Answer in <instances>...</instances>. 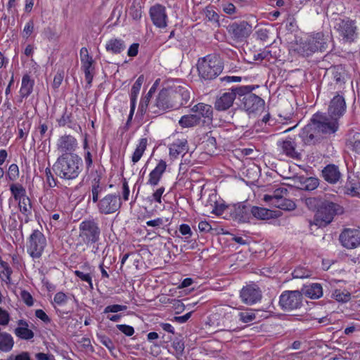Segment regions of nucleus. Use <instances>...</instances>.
Instances as JSON below:
<instances>
[{
    "mask_svg": "<svg viewBox=\"0 0 360 360\" xmlns=\"http://www.w3.org/2000/svg\"><path fill=\"white\" fill-rule=\"evenodd\" d=\"M339 128V120L329 114L316 112L309 124L302 130L300 136L306 145H314L335 134Z\"/></svg>",
    "mask_w": 360,
    "mask_h": 360,
    "instance_id": "f257e3e1",
    "label": "nucleus"
},
{
    "mask_svg": "<svg viewBox=\"0 0 360 360\" xmlns=\"http://www.w3.org/2000/svg\"><path fill=\"white\" fill-rule=\"evenodd\" d=\"M52 169L59 178L65 181L75 180L82 172V160L78 155L61 154Z\"/></svg>",
    "mask_w": 360,
    "mask_h": 360,
    "instance_id": "f03ea898",
    "label": "nucleus"
},
{
    "mask_svg": "<svg viewBox=\"0 0 360 360\" xmlns=\"http://www.w3.org/2000/svg\"><path fill=\"white\" fill-rule=\"evenodd\" d=\"M344 212V207L340 204L324 200L316 212L314 220L309 221V225H315L319 228L326 227L333 221L335 217L342 214Z\"/></svg>",
    "mask_w": 360,
    "mask_h": 360,
    "instance_id": "7ed1b4c3",
    "label": "nucleus"
},
{
    "mask_svg": "<svg viewBox=\"0 0 360 360\" xmlns=\"http://www.w3.org/2000/svg\"><path fill=\"white\" fill-rule=\"evenodd\" d=\"M197 68L200 77L212 80L222 72L224 63L219 56L209 54L198 60Z\"/></svg>",
    "mask_w": 360,
    "mask_h": 360,
    "instance_id": "20e7f679",
    "label": "nucleus"
},
{
    "mask_svg": "<svg viewBox=\"0 0 360 360\" xmlns=\"http://www.w3.org/2000/svg\"><path fill=\"white\" fill-rule=\"evenodd\" d=\"M332 43V37L323 32L311 35L299 48V52L304 56H309L316 51H326Z\"/></svg>",
    "mask_w": 360,
    "mask_h": 360,
    "instance_id": "39448f33",
    "label": "nucleus"
},
{
    "mask_svg": "<svg viewBox=\"0 0 360 360\" xmlns=\"http://www.w3.org/2000/svg\"><path fill=\"white\" fill-rule=\"evenodd\" d=\"M257 87V85L240 86V88L246 89L239 96L238 99L241 101L242 108L248 114L257 113L262 111L264 108V101L259 96L252 93Z\"/></svg>",
    "mask_w": 360,
    "mask_h": 360,
    "instance_id": "423d86ee",
    "label": "nucleus"
},
{
    "mask_svg": "<svg viewBox=\"0 0 360 360\" xmlns=\"http://www.w3.org/2000/svg\"><path fill=\"white\" fill-rule=\"evenodd\" d=\"M79 237L86 245L97 243L100 240L101 229L95 219L84 220L79 226Z\"/></svg>",
    "mask_w": 360,
    "mask_h": 360,
    "instance_id": "0eeeda50",
    "label": "nucleus"
},
{
    "mask_svg": "<svg viewBox=\"0 0 360 360\" xmlns=\"http://www.w3.org/2000/svg\"><path fill=\"white\" fill-rule=\"evenodd\" d=\"M246 89L240 88L239 85L229 88L227 91L220 94L214 103V106L217 111L229 110L233 104L234 101L240 96Z\"/></svg>",
    "mask_w": 360,
    "mask_h": 360,
    "instance_id": "6e6552de",
    "label": "nucleus"
},
{
    "mask_svg": "<svg viewBox=\"0 0 360 360\" xmlns=\"http://www.w3.org/2000/svg\"><path fill=\"white\" fill-rule=\"evenodd\" d=\"M46 246L45 236L39 230H34L27 242V251L33 259L41 257Z\"/></svg>",
    "mask_w": 360,
    "mask_h": 360,
    "instance_id": "1a4fd4ad",
    "label": "nucleus"
},
{
    "mask_svg": "<svg viewBox=\"0 0 360 360\" xmlns=\"http://www.w3.org/2000/svg\"><path fill=\"white\" fill-rule=\"evenodd\" d=\"M303 294L299 290H285L279 297V305L284 311H290L301 307Z\"/></svg>",
    "mask_w": 360,
    "mask_h": 360,
    "instance_id": "9d476101",
    "label": "nucleus"
},
{
    "mask_svg": "<svg viewBox=\"0 0 360 360\" xmlns=\"http://www.w3.org/2000/svg\"><path fill=\"white\" fill-rule=\"evenodd\" d=\"M169 108H174L169 89H163L156 96L149 105V112L154 115H160Z\"/></svg>",
    "mask_w": 360,
    "mask_h": 360,
    "instance_id": "9b49d317",
    "label": "nucleus"
},
{
    "mask_svg": "<svg viewBox=\"0 0 360 360\" xmlns=\"http://www.w3.org/2000/svg\"><path fill=\"white\" fill-rule=\"evenodd\" d=\"M96 203L98 212L105 215L118 212L122 204L120 197L115 193L107 194Z\"/></svg>",
    "mask_w": 360,
    "mask_h": 360,
    "instance_id": "f8f14e48",
    "label": "nucleus"
},
{
    "mask_svg": "<svg viewBox=\"0 0 360 360\" xmlns=\"http://www.w3.org/2000/svg\"><path fill=\"white\" fill-rule=\"evenodd\" d=\"M221 317L217 323V326L220 327V330L236 331L237 326V314L235 308L229 306H225L220 310Z\"/></svg>",
    "mask_w": 360,
    "mask_h": 360,
    "instance_id": "ddd939ff",
    "label": "nucleus"
},
{
    "mask_svg": "<svg viewBox=\"0 0 360 360\" xmlns=\"http://www.w3.org/2000/svg\"><path fill=\"white\" fill-rule=\"evenodd\" d=\"M335 27L340 36L346 42H354L357 38V27L356 21L354 20H351L349 18L340 19Z\"/></svg>",
    "mask_w": 360,
    "mask_h": 360,
    "instance_id": "4468645a",
    "label": "nucleus"
},
{
    "mask_svg": "<svg viewBox=\"0 0 360 360\" xmlns=\"http://www.w3.org/2000/svg\"><path fill=\"white\" fill-rule=\"evenodd\" d=\"M226 30L231 39L238 41L248 38L252 33V27L247 21L241 20L229 24Z\"/></svg>",
    "mask_w": 360,
    "mask_h": 360,
    "instance_id": "2eb2a0df",
    "label": "nucleus"
},
{
    "mask_svg": "<svg viewBox=\"0 0 360 360\" xmlns=\"http://www.w3.org/2000/svg\"><path fill=\"white\" fill-rule=\"evenodd\" d=\"M80 60L82 63V70H83L89 87L91 86V82L95 74L94 60L89 54L88 49L82 47L80 49Z\"/></svg>",
    "mask_w": 360,
    "mask_h": 360,
    "instance_id": "dca6fc26",
    "label": "nucleus"
},
{
    "mask_svg": "<svg viewBox=\"0 0 360 360\" xmlns=\"http://www.w3.org/2000/svg\"><path fill=\"white\" fill-rule=\"evenodd\" d=\"M169 91L174 109L185 106L191 98V89L187 86H178Z\"/></svg>",
    "mask_w": 360,
    "mask_h": 360,
    "instance_id": "f3484780",
    "label": "nucleus"
},
{
    "mask_svg": "<svg viewBox=\"0 0 360 360\" xmlns=\"http://www.w3.org/2000/svg\"><path fill=\"white\" fill-rule=\"evenodd\" d=\"M340 241L347 249H354L360 246V230L345 229L340 235Z\"/></svg>",
    "mask_w": 360,
    "mask_h": 360,
    "instance_id": "a211bd4d",
    "label": "nucleus"
},
{
    "mask_svg": "<svg viewBox=\"0 0 360 360\" xmlns=\"http://www.w3.org/2000/svg\"><path fill=\"white\" fill-rule=\"evenodd\" d=\"M77 147V139L70 134L62 135L57 140L56 148L61 154L77 155L74 152Z\"/></svg>",
    "mask_w": 360,
    "mask_h": 360,
    "instance_id": "6ab92c4d",
    "label": "nucleus"
},
{
    "mask_svg": "<svg viewBox=\"0 0 360 360\" xmlns=\"http://www.w3.org/2000/svg\"><path fill=\"white\" fill-rule=\"evenodd\" d=\"M91 193L89 200L91 199L94 203L99 200V195L104 192L105 188V184L101 182L102 172L99 170H95L91 173Z\"/></svg>",
    "mask_w": 360,
    "mask_h": 360,
    "instance_id": "aec40b11",
    "label": "nucleus"
},
{
    "mask_svg": "<svg viewBox=\"0 0 360 360\" xmlns=\"http://www.w3.org/2000/svg\"><path fill=\"white\" fill-rule=\"evenodd\" d=\"M240 297L243 303L252 305L261 300L262 292L257 285H248L241 289Z\"/></svg>",
    "mask_w": 360,
    "mask_h": 360,
    "instance_id": "412c9836",
    "label": "nucleus"
},
{
    "mask_svg": "<svg viewBox=\"0 0 360 360\" xmlns=\"http://www.w3.org/2000/svg\"><path fill=\"white\" fill-rule=\"evenodd\" d=\"M150 16L154 25L159 28H165L167 25L166 8L161 4H155L150 7Z\"/></svg>",
    "mask_w": 360,
    "mask_h": 360,
    "instance_id": "4be33fe9",
    "label": "nucleus"
},
{
    "mask_svg": "<svg viewBox=\"0 0 360 360\" xmlns=\"http://www.w3.org/2000/svg\"><path fill=\"white\" fill-rule=\"evenodd\" d=\"M346 102L342 95L337 94L330 101L328 114L338 120L346 112Z\"/></svg>",
    "mask_w": 360,
    "mask_h": 360,
    "instance_id": "5701e85b",
    "label": "nucleus"
},
{
    "mask_svg": "<svg viewBox=\"0 0 360 360\" xmlns=\"http://www.w3.org/2000/svg\"><path fill=\"white\" fill-rule=\"evenodd\" d=\"M191 110L193 115L200 118V124H205L212 122L213 119V109L210 105L199 103L195 105Z\"/></svg>",
    "mask_w": 360,
    "mask_h": 360,
    "instance_id": "b1692460",
    "label": "nucleus"
},
{
    "mask_svg": "<svg viewBox=\"0 0 360 360\" xmlns=\"http://www.w3.org/2000/svg\"><path fill=\"white\" fill-rule=\"evenodd\" d=\"M292 181L296 184L297 188L307 191H312L319 185V179L313 176H295L292 178Z\"/></svg>",
    "mask_w": 360,
    "mask_h": 360,
    "instance_id": "393cba45",
    "label": "nucleus"
},
{
    "mask_svg": "<svg viewBox=\"0 0 360 360\" xmlns=\"http://www.w3.org/2000/svg\"><path fill=\"white\" fill-rule=\"evenodd\" d=\"M277 146L281 153L285 155L287 157L295 159H300V153L296 150V144L291 139H286L282 141H278Z\"/></svg>",
    "mask_w": 360,
    "mask_h": 360,
    "instance_id": "a878e982",
    "label": "nucleus"
},
{
    "mask_svg": "<svg viewBox=\"0 0 360 360\" xmlns=\"http://www.w3.org/2000/svg\"><path fill=\"white\" fill-rule=\"evenodd\" d=\"M322 176L330 184H337L342 178L339 167L334 164H329L322 169Z\"/></svg>",
    "mask_w": 360,
    "mask_h": 360,
    "instance_id": "bb28decb",
    "label": "nucleus"
},
{
    "mask_svg": "<svg viewBox=\"0 0 360 360\" xmlns=\"http://www.w3.org/2000/svg\"><path fill=\"white\" fill-rule=\"evenodd\" d=\"M94 269L86 262L80 266V269L75 270L74 274L79 278L82 281L86 282L89 284V288L93 289L92 283V274Z\"/></svg>",
    "mask_w": 360,
    "mask_h": 360,
    "instance_id": "cd10ccee",
    "label": "nucleus"
},
{
    "mask_svg": "<svg viewBox=\"0 0 360 360\" xmlns=\"http://www.w3.org/2000/svg\"><path fill=\"white\" fill-rule=\"evenodd\" d=\"M59 127L68 126L76 131H82L81 127L77 124L76 121L73 119L71 112H68L67 108L65 109L60 118L57 120Z\"/></svg>",
    "mask_w": 360,
    "mask_h": 360,
    "instance_id": "c85d7f7f",
    "label": "nucleus"
},
{
    "mask_svg": "<svg viewBox=\"0 0 360 360\" xmlns=\"http://www.w3.org/2000/svg\"><path fill=\"white\" fill-rule=\"evenodd\" d=\"M18 326L14 330L17 337L25 340H29L34 338V332L28 328L29 325L25 320H18Z\"/></svg>",
    "mask_w": 360,
    "mask_h": 360,
    "instance_id": "c756f323",
    "label": "nucleus"
},
{
    "mask_svg": "<svg viewBox=\"0 0 360 360\" xmlns=\"http://www.w3.org/2000/svg\"><path fill=\"white\" fill-rule=\"evenodd\" d=\"M166 162L161 160L155 169L150 172L148 184L153 186L158 185L163 173L166 170Z\"/></svg>",
    "mask_w": 360,
    "mask_h": 360,
    "instance_id": "7c9ffc66",
    "label": "nucleus"
},
{
    "mask_svg": "<svg viewBox=\"0 0 360 360\" xmlns=\"http://www.w3.org/2000/svg\"><path fill=\"white\" fill-rule=\"evenodd\" d=\"M169 156L176 158L180 154L185 153L188 150L186 139H178L169 146Z\"/></svg>",
    "mask_w": 360,
    "mask_h": 360,
    "instance_id": "2f4dec72",
    "label": "nucleus"
},
{
    "mask_svg": "<svg viewBox=\"0 0 360 360\" xmlns=\"http://www.w3.org/2000/svg\"><path fill=\"white\" fill-rule=\"evenodd\" d=\"M34 84V81L31 79L29 75H23L20 89V96L22 98H27L32 94Z\"/></svg>",
    "mask_w": 360,
    "mask_h": 360,
    "instance_id": "473e14b6",
    "label": "nucleus"
},
{
    "mask_svg": "<svg viewBox=\"0 0 360 360\" xmlns=\"http://www.w3.org/2000/svg\"><path fill=\"white\" fill-rule=\"evenodd\" d=\"M126 48L124 41L121 39H111L105 45V49L108 51L114 54H119L122 52Z\"/></svg>",
    "mask_w": 360,
    "mask_h": 360,
    "instance_id": "72a5a7b5",
    "label": "nucleus"
},
{
    "mask_svg": "<svg viewBox=\"0 0 360 360\" xmlns=\"http://www.w3.org/2000/svg\"><path fill=\"white\" fill-rule=\"evenodd\" d=\"M14 340L12 335L6 332L0 333V352H9L14 346Z\"/></svg>",
    "mask_w": 360,
    "mask_h": 360,
    "instance_id": "f704fd0d",
    "label": "nucleus"
},
{
    "mask_svg": "<svg viewBox=\"0 0 360 360\" xmlns=\"http://www.w3.org/2000/svg\"><path fill=\"white\" fill-rule=\"evenodd\" d=\"M333 79L339 88H342L345 83L347 74L344 68L340 66H335L331 69Z\"/></svg>",
    "mask_w": 360,
    "mask_h": 360,
    "instance_id": "c9c22d12",
    "label": "nucleus"
},
{
    "mask_svg": "<svg viewBox=\"0 0 360 360\" xmlns=\"http://www.w3.org/2000/svg\"><path fill=\"white\" fill-rule=\"evenodd\" d=\"M250 212L254 217L260 220L269 219L274 217V212L264 207L254 206L251 208Z\"/></svg>",
    "mask_w": 360,
    "mask_h": 360,
    "instance_id": "e433bc0d",
    "label": "nucleus"
},
{
    "mask_svg": "<svg viewBox=\"0 0 360 360\" xmlns=\"http://www.w3.org/2000/svg\"><path fill=\"white\" fill-rule=\"evenodd\" d=\"M359 188L360 186L357 180L348 176L347 181L343 187V192L351 196H358L359 195Z\"/></svg>",
    "mask_w": 360,
    "mask_h": 360,
    "instance_id": "4c0bfd02",
    "label": "nucleus"
},
{
    "mask_svg": "<svg viewBox=\"0 0 360 360\" xmlns=\"http://www.w3.org/2000/svg\"><path fill=\"white\" fill-rule=\"evenodd\" d=\"M303 293L311 299H319L323 295V288L319 283H312L304 289Z\"/></svg>",
    "mask_w": 360,
    "mask_h": 360,
    "instance_id": "58836bf2",
    "label": "nucleus"
},
{
    "mask_svg": "<svg viewBox=\"0 0 360 360\" xmlns=\"http://www.w3.org/2000/svg\"><path fill=\"white\" fill-rule=\"evenodd\" d=\"M232 215L236 220L245 222L249 219V209L245 205H238L234 207Z\"/></svg>",
    "mask_w": 360,
    "mask_h": 360,
    "instance_id": "ea45409f",
    "label": "nucleus"
},
{
    "mask_svg": "<svg viewBox=\"0 0 360 360\" xmlns=\"http://www.w3.org/2000/svg\"><path fill=\"white\" fill-rule=\"evenodd\" d=\"M300 200L309 210L312 211H317L324 200L321 196L302 198Z\"/></svg>",
    "mask_w": 360,
    "mask_h": 360,
    "instance_id": "a19ab883",
    "label": "nucleus"
},
{
    "mask_svg": "<svg viewBox=\"0 0 360 360\" xmlns=\"http://www.w3.org/2000/svg\"><path fill=\"white\" fill-rule=\"evenodd\" d=\"M179 124L184 128L193 127L200 124V118L196 115H186L180 118Z\"/></svg>",
    "mask_w": 360,
    "mask_h": 360,
    "instance_id": "79ce46f5",
    "label": "nucleus"
},
{
    "mask_svg": "<svg viewBox=\"0 0 360 360\" xmlns=\"http://www.w3.org/2000/svg\"><path fill=\"white\" fill-rule=\"evenodd\" d=\"M288 195V190L285 188H278L276 189L272 194L271 195H265L264 197V200L266 202H269L272 205V202H275L276 201H279L285 196Z\"/></svg>",
    "mask_w": 360,
    "mask_h": 360,
    "instance_id": "37998d69",
    "label": "nucleus"
},
{
    "mask_svg": "<svg viewBox=\"0 0 360 360\" xmlns=\"http://www.w3.org/2000/svg\"><path fill=\"white\" fill-rule=\"evenodd\" d=\"M147 142L148 141L146 138H143L139 141V143L137 145L131 157V161L134 163L138 162L141 158L144 151L146 149Z\"/></svg>",
    "mask_w": 360,
    "mask_h": 360,
    "instance_id": "c03bdc74",
    "label": "nucleus"
},
{
    "mask_svg": "<svg viewBox=\"0 0 360 360\" xmlns=\"http://www.w3.org/2000/svg\"><path fill=\"white\" fill-rule=\"evenodd\" d=\"M143 82V76L141 75L134 83V84L131 87V94H130V104L131 105H136V99H137V97L139 94V91H140V89H141Z\"/></svg>",
    "mask_w": 360,
    "mask_h": 360,
    "instance_id": "a18cd8bd",
    "label": "nucleus"
},
{
    "mask_svg": "<svg viewBox=\"0 0 360 360\" xmlns=\"http://www.w3.org/2000/svg\"><path fill=\"white\" fill-rule=\"evenodd\" d=\"M10 191L16 201L27 197L25 188L20 184H11L10 186Z\"/></svg>",
    "mask_w": 360,
    "mask_h": 360,
    "instance_id": "49530a36",
    "label": "nucleus"
},
{
    "mask_svg": "<svg viewBox=\"0 0 360 360\" xmlns=\"http://www.w3.org/2000/svg\"><path fill=\"white\" fill-rule=\"evenodd\" d=\"M18 205L22 214L25 216V222H28V216L31 214V202L30 198L27 196L18 200Z\"/></svg>",
    "mask_w": 360,
    "mask_h": 360,
    "instance_id": "de8ad7c7",
    "label": "nucleus"
},
{
    "mask_svg": "<svg viewBox=\"0 0 360 360\" xmlns=\"http://www.w3.org/2000/svg\"><path fill=\"white\" fill-rule=\"evenodd\" d=\"M272 205L284 210H293L296 207L295 202L291 200L287 199L285 196L279 201L272 202Z\"/></svg>",
    "mask_w": 360,
    "mask_h": 360,
    "instance_id": "09e8293b",
    "label": "nucleus"
},
{
    "mask_svg": "<svg viewBox=\"0 0 360 360\" xmlns=\"http://www.w3.org/2000/svg\"><path fill=\"white\" fill-rule=\"evenodd\" d=\"M237 318L245 323H248L256 320V315L255 311L249 309L245 311H240L237 314Z\"/></svg>",
    "mask_w": 360,
    "mask_h": 360,
    "instance_id": "8fccbe9b",
    "label": "nucleus"
},
{
    "mask_svg": "<svg viewBox=\"0 0 360 360\" xmlns=\"http://www.w3.org/2000/svg\"><path fill=\"white\" fill-rule=\"evenodd\" d=\"M12 272V269L7 262L1 263V266H0V276H2V279L6 283L11 282Z\"/></svg>",
    "mask_w": 360,
    "mask_h": 360,
    "instance_id": "3c124183",
    "label": "nucleus"
},
{
    "mask_svg": "<svg viewBox=\"0 0 360 360\" xmlns=\"http://www.w3.org/2000/svg\"><path fill=\"white\" fill-rule=\"evenodd\" d=\"M31 127V122L29 120H24L18 124V138H26Z\"/></svg>",
    "mask_w": 360,
    "mask_h": 360,
    "instance_id": "603ef678",
    "label": "nucleus"
},
{
    "mask_svg": "<svg viewBox=\"0 0 360 360\" xmlns=\"http://www.w3.org/2000/svg\"><path fill=\"white\" fill-rule=\"evenodd\" d=\"M150 95H146L143 98H141V102L139 105L137 115H140L143 116L147 111V109L149 110V105H150Z\"/></svg>",
    "mask_w": 360,
    "mask_h": 360,
    "instance_id": "864d4df0",
    "label": "nucleus"
},
{
    "mask_svg": "<svg viewBox=\"0 0 360 360\" xmlns=\"http://www.w3.org/2000/svg\"><path fill=\"white\" fill-rule=\"evenodd\" d=\"M292 275L295 278H305L310 277L311 272L304 267L299 266L292 271Z\"/></svg>",
    "mask_w": 360,
    "mask_h": 360,
    "instance_id": "5fc2aeb1",
    "label": "nucleus"
},
{
    "mask_svg": "<svg viewBox=\"0 0 360 360\" xmlns=\"http://www.w3.org/2000/svg\"><path fill=\"white\" fill-rule=\"evenodd\" d=\"M205 15L209 21L216 23L217 26H219V15L213 8H206Z\"/></svg>",
    "mask_w": 360,
    "mask_h": 360,
    "instance_id": "6e6d98bb",
    "label": "nucleus"
},
{
    "mask_svg": "<svg viewBox=\"0 0 360 360\" xmlns=\"http://www.w3.org/2000/svg\"><path fill=\"white\" fill-rule=\"evenodd\" d=\"M348 143L355 151L360 152V132H356L349 137Z\"/></svg>",
    "mask_w": 360,
    "mask_h": 360,
    "instance_id": "4d7b16f0",
    "label": "nucleus"
},
{
    "mask_svg": "<svg viewBox=\"0 0 360 360\" xmlns=\"http://www.w3.org/2000/svg\"><path fill=\"white\" fill-rule=\"evenodd\" d=\"M7 176L11 181H14L18 178L19 168L16 164H11L9 166Z\"/></svg>",
    "mask_w": 360,
    "mask_h": 360,
    "instance_id": "13d9d810",
    "label": "nucleus"
},
{
    "mask_svg": "<svg viewBox=\"0 0 360 360\" xmlns=\"http://www.w3.org/2000/svg\"><path fill=\"white\" fill-rule=\"evenodd\" d=\"M127 307L126 305L121 304H112L107 306L104 310L103 314H110V313H117L121 311L127 310Z\"/></svg>",
    "mask_w": 360,
    "mask_h": 360,
    "instance_id": "bf43d9fd",
    "label": "nucleus"
},
{
    "mask_svg": "<svg viewBox=\"0 0 360 360\" xmlns=\"http://www.w3.org/2000/svg\"><path fill=\"white\" fill-rule=\"evenodd\" d=\"M332 297L338 302H346L349 300L350 295L349 293H344L340 290H335L333 292Z\"/></svg>",
    "mask_w": 360,
    "mask_h": 360,
    "instance_id": "052dcab7",
    "label": "nucleus"
},
{
    "mask_svg": "<svg viewBox=\"0 0 360 360\" xmlns=\"http://www.w3.org/2000/svg\"><path fill=\"white\" fill-rule=\"evenodd\" d=\"M271 58H272V55L271 51L268 49H264L260 53L254 56L255 60L262 61L263 60H266L267 61H269Z\"/></svg>",
    "mask_w": 360,
    "mask_h": 360,
    "instance_id": "680f3d73",
    "label": "nucleus"
},
{
    "mask_svg": "<svg viewBox=\"0 0 360 360\" xmlns=\"http://www.w3.org/2000/svg\"><path fill=\"white\" fill-rule=\"evenodd\" d=\"M20 297L27 306L32 307L34 304V299L28 291L25 290H22L20 292Z\"/></svg>",
    "mask_w": 360,
    "mask_h": 360,
    "instance_id": "e2e57ef3",
    "label": "nucleus"
},
{
    "mask_svg": "<svg viewBox=\"0 0 360 360\" xmlns=\"http://www.w3.org/2000/svg\"><path fill=\"white\" fill-rule=\"evenodd\" d=\"M130 16L135 20H139L142 16V10L141 6H132L129 9Z\"/></svg>",
    "mask_w": 360,
    "mask_h": 360,
    "instance_id": "0e129e2a",
    "label": "nucleus"
},
{
    "mask_svg": "<svg viewBox=\"0 0 360 360\" xmlns=\"http://www.w3.org/2000/svg\"><path fill=\"white\" fill-rule=\"evenodd\" d=\"M117 328L127 336H131L134 333V329L132 326L126 324H117Z\"/></svg>",
    "mask_w": 360,
    "mask_h": 360,
    "instance_id": "69168bd1",
    "label": "nucleus"
},
{
    "mask_svg": "<svg viewBox=\"0 0 360 360\" xmlns=\"http://www.w3.org/2000/svg\"><path fill=\"white\" fill-rule=\"evenodd\" d=\"M34 31V22L32 20H30L25 25L23 31H22V37L25 39L30 37L32 33Z\"/></svg>",
    "mask_w": 360,
    "mask_h": 360,
    "instance_id": "338daca9",
    "label": "nucleus"
},
{
    "mask_svg": "<svg viewBox=\"0 0 360 360\" xmlns=\"http://www.w3.org/2000/svg\"><path fill=\"white\" fill-rule=\"evenodd\" d=\"M53 301L58 305H63L68 302V296L63 292H58L55 295Z\"/></svg>",
    "mask_w": 360,
    "mask_h": 360,
    "instance_id": "774afa93",
    "label": "nucleus"
}]
</instances>
